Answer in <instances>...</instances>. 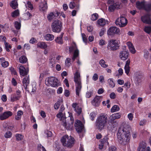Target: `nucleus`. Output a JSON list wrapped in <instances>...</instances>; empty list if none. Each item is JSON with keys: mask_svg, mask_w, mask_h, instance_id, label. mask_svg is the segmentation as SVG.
<instances>
[{"mask_svg": "<svg viewBox=\"0 0 151 151\" xmlns=\"http://www.w3.org/2000/svg\"><path fill=\"white\" fill-rule=\"evenodd\" d=\"M47 9V3L46 1L44 0L43 3H42L39 6V9L40 11L44 12Z\"/></svg>", "mask_w": 151, "mask_h": 151, "instance_id": "21", "label": "nucleus"}, {"mask_svg": "<svg viewBox=\"0 0 151 151\" xmlns=\"http://www.w3.org/2000/svg\"><path fill=\"white\" fill-rule=\"evenodd\" d=\"M98 75L96 73H94L92 77V79L94 81H96L98 80Z\"/></svg>", "mask_w": 151, "mask_h": 151, "instance_id": "56", "label": "nucleus"}, {"mask_svg": "<svg viewBox=\"0 0 151 151\" xmlns=\"http://www.w3.org/2000/svg\"><path fill=\"white\" fill-rule=\"evenodd\" d=\"M13 114V113L10 111H6L0 114V120H4L8 119Z\"/></svg>", "mask_w": 151, "mask_h": 151, "instance_id": "13", "label": "nucleus"}, {"mask_svg": "<svg viewBox=\"0 0 151 151\" xmlns=\"http://www.w3.org/2000/svg\"><path fill=\"white\" fill-rule=\"evenodd\" d=\"M74 139L68 135L63 136L61 139V142L63 146L68 147H71L74 143Z\"/></svg>", "mask_w": 151, "mask_h": 151, "instance_id": "5", "label": "nucleus"}, {"mask_svg": "<svg viewBox=\"0 0 151 151\" xmlns=\"http://www.w3.org/2000/svg\"><path fill=\"white\" fill-rule=\"evenodd\" d=\"M22 83L23 86L25 89H27V86L29 83V76H25L23 79Z\"/></svg>", "mask_w": 151, "mask_h": 151, "instance_id": "23", "label": "nucleus"}, {"mask_svg": "<svg viewBox=\"0 0 151 151\" xmlns=\"http://www.w3.org/2000/svg\"><path fill=\"white\" fill-rule=\"evenodd\" d=\"M23 114L22 111L20 110L18 111L17 114L15 116V119L16 120H19L21 119L22 115Z\"/></svg>", "mask_w": 151, "mask_h": 151, "instance_id": "30", "label": "nucleus"}, {"mask_svg": "<svg viewBox=\"0 0 151 151\" xmlns=\"http://www.w3.org/2000/svg\"><path fill=\"white\" fill-rule=\"evenodd\" d=\"M45 83L48 86L55 87L58 86L57 79L53 77L47 78L45 80Z\"/></svg>", "mask_w": 151, "mask_h": 151, "instance_id": "10", "label": "nucleus"}, {"mask_svg": "<svg viewBox=\"0 0 151 151\" xmlns=\"http://www.w3.org/2000/svg\"><path fill=\"white\" fill-rule=\"evenodd\" d=\"M51 27L53 32H59L61 31L62 28L61 22L58 20H55L52 23Z\"/></svg>", "mask_w": 151, "mask_h": 151, "instance_id": "9", "label": "nucleus"}, {"mask_svg": "<svg viewBox=\"0 0 151 151\" xmlns=\"http://www.w3.org/2000/svg\"><path fill=\"white\" fill-rule=\"evenodd\" d=\"M107 3L108 4L110 5L108 8V10L110 12L114 11L116 9H119L122 7L120 3L115 2L114 0H108Z\"/></svg>", "mask_w": 151, "mask_h": 151, "instance_id": "6", "label": "nucleus"}, {"mask_svg": "<svg viewBox=\"0 0 151 151\" xmlns=\"http://www.w3.org/2000/svg\"><path fill=\"white\" fill-rule=\"evenodd\" d=\"M101 143H103V144L104 143H106L107 145H108L109 143L108 142L107 139L106 138H104L101 140Z\"/></svg>", "mask_w": 151, "mask_h": 151, "instance_id": "55", "label": "nucleus"}, {"mask_svg": "<svg viewBox=\"0 0 151 151\" xmlns=\"http://www.w3.org/2000/svg\"><path fill=\"white\" fill-rule=\"evenodd\" d=\"M98 17V14L97 13H95L91 15V19L92 20L94 21L96 20Z\"/></svg>", "mask_w": 151, "mask_h": 151, "instance_id": "50", "label": "nucleus"}, {"mask_svg": "<svg viewBox=\"0 0 151 151\" xmlns=\"http://www.w3.org/2000/svg\"><path fill=\"white\" fill-rule=\"evenodd\" d=\"M127 20L125 17L120 16L117 18L116 20L115 23L116 25L120 27H123L125 26L127 24Z\"/></svg>", "mask_w": 151, "mask_h": 151, "instance_id": "12", "label": "nucleus"}, {"mask_svg": "<svg viewBox=\"0 0 151 151\" xmlns=\"http://www.w3.org/2000/svg\"><path fill=\"white\" fill-rule=\"evenodd\" d=\"M74 81L75 83L76 94L79 96L82 88V83L80 73L78 70L74 74Z\"/></svg>", "mask_w": 151, "mask_h": 151, "instance_id": "3", "label": "nucleus"}, {"mask_svg": "<svg viewBox=\"0 0 151 151\" xmlns=\"http://www.w3.org/2000/svg\"><path fill=\"white\" fill-rule=\"evenodd\" d=\"M65 96L67 97H68L70 95L69 91L68 90H65L64 93Z\"/></svg>", "mask_w": 151, "mask_h": 151, "instance_id": "63", "label": "nucleus"}, {"mask_svg": "<svg viewBox=\"0 0 151 151\" xmlns=\"http://www.w3.org/2000/svg\"><path fill=\"white\" fill-rule=\"evenodd\" d=\"M108 116L106 114H101L97 118L95 122L96 128L100 130L104 128L106 124Z\"/></svg>", "mask_w": 151, "mask_h": 151, "instance_id": "2", "label": "nucleus"}, {"mask_svg": "<svg viewBox=\"0 0 151 151\" xmlns=\"http://www.w3.org/2000/svg\"><path fill=\"white\" fill-rule=\"evenodd\" d=\"M146 143L145 142H142L140 144L137 149L138 151H150V149L149 147H147L146 150Z\"/></svg>", "mask_w": 151, "mask_h": 151, "instance_id": "18", "label": "nucleus"}, {"mask_svg": "<svg viewBox=\"0 0 151 151\" xmlns=\"http://www.w3.org/2000/svg\"><path fill=\"white\" fill-rule=\"evenodd\" d=\"M108 82L110 87L111 88H113L114 87L115 84L112 79L109 78L108 79Z\"/></svg>", "mask_w": 151, "mask_h": 151, "instance_id": "40", "label": "nucleus"}, {"mask_svg": "<svg viewBox=\"0 0 151 151\" xmlns=\"http://www.w3.org/2000/svg\"><path fill=\"white\" fill-rule=\"evenodd\" d=\"M93 94V92L92 91H89L86 93V96L87 98H89L92 96Z\"/></svg>", "mask_w": 151, "mask_h": 151, "instance_id": "49", "label": "nucleus"}, {"mask_svg": "<svg viewBox=\"0 0 151 151\" xmlns=\"http://www.w3.org/2000/svg\"><path fill=\"white\" fill-rule=\"evenodd\" d=\"M75 126L77 131L80 132L83 128V125L81 121L77 120L75 122Z\"/></svg>", "mask_w": 151, "mask_h": 151, "instance_id": "15", "label": "nucleus"}, {"mask_svg": "<svg viewBox=\"0 0 151 151\" xmlns=\"http://www.w3.org/2000/svg\"><path fill=\"white\" fill-rule=\"evenodd\" d=\"M77 104L76 103H74L72 104V106L75 111L79 115L82 112V109L81 107L77 106Z\"/></svg>", "mask_w": 151, "mask_h": 151, "instance_id": "24", "label": "nucleus"}, {"mask_svg": "<svg viewBox=\"0 0 151 151\" xmlns=\"http://www.w3.org/2000/svg\"><path fill=\"white\" fill-rule=\"evenodd\" d=\"M17 0H13L11 1L10 4L11 7L14 9H15L18 7V4L17 3Z\"/></svg>", "mask_w": 151, "mask_h": 151, "instance_id": "29", "label": "nucleus"}, {"mask_svg": "<svg viewBox=\"0 0 151 151\" xmlns=\"http://www.w3.org/2000/svg\"><path fill=\"white\" fill-rule=\"evenodd\" d=\"M129 52L126 51H123L120 52L119 57L121 59L123 60H126L129 57Z\"/></svg>", "mask_w": 151, "mask_h": 151, "instance_id": "17", "label": "nucleus"}, {"mask_svg": "<svg viewBox=\"0 0 151 151\" xmlns=\"http://www.w3.org/2000/svg\"><path fill=\"white\" fill-rule=\"evenodd\" d=\"M37 47H40L41 48L45 49L47 48V44L43 42H40L37 44Z\"/></svg>", "mask_w": 151, "mask_h": 151, "instance_id": "32", "label": "nucleus"}, {"mask_svg": "<svg viewBox=\"0 0 151 151\" xmlns=\"http://www.w3.org/2000/svg\"><path fill=\"white\" fill-rule=\"evenodd\" d=\"M146 122L147 121L146 119H143L141 120L139 123V125L140 126H143L145 124Z\"/></svg>", "mask_w": 151, "mask_h": 151, "instance_id": "62", "label": "nucleus"}, {"mask_svg": "<svg viewBox=\"0 0 151 151\" xmlns=\"http://www.w3.org/2000/svg\"><path fill=\"white\" fill-rule=\"evenodd\" d=\"M120 30L119 28L115 27H110L107 31L108 35H113L114 34H119L120 32Z\"/></svg>", "mask_w": 151, "mask_h": 151, "instance_id": "14", "label": "nucleus"}, {"mask_svg": "<svg viewBox=\"0 0 151 151\" xmlns=\"http://www.w3.org/2000/svg\"><path fill=\"white\" fill-rule=\"evenodd\" d=\"M69 52L70 53L73 52V56L72 58V59L73 61H74L76 58L78 56L79 52V50L75 42H73L69 47Z\"/></svg>", "mask_w": 151, "mask_h": 151, "instance_id": "7", "label": "nucleus"}, {"mask_svg": "<svg viewBox=\"0 0 151 151\" xmlns=\"http://www.w3.org/2000/svg\"><path fill=\"white\" fill-rule=\"evenodd\" d=\"M32 16V15L28 12H27L23 15V19L24 20H27L29 19Z\"/></svg>", "mask_w": 151, "mask_h": 151, "instance_id": "35", "label": "nucleus"}, {"mask_svg": "<svg viewBox=\"0 0 151 151\" xmlns=\"http://www.w3.org/2000/svg\"><path fill=\"white\" fill-rule=\"evenodd\" d=\"M25 6L27 8L31 10H32L33 9V5L30 1H27V4H25Z\"/></svg>", "mask_w": 151, "mask_h": 151, "instance_id": "41", "label": "nucleus"}, {"mask_svg": "<svg viewBox=\"0 0 151 151\" xmlns=\"http://www.w3.org/2000/svg\"><path fill=\"white\" fill-rule=\"evenodd\" d=\"M55 14L53 12H51L47 15V17L49 21H51L55 17Z\"/></svg>", "mask_w": 151, "mask_h": 151, "instance_id": "34", "label": "nucleus"}, {"mask_svg": "<svg viewBox=\"0 0 151 151\" xmlns=\"http://www.w3.org/2000/svg\"><path fill=\"white\" fill-rule=\"evenodd\" d=\"M82 36L83 42L86 43L87 42V40L86 37L85 35L84 34H82Z\"/></svg>", "mask_w": 151, "mask_h": 151, "instance_id": "58", "label": "nucleus"}, {"mask_svg": "<svg viewBox=\"0 0 151 151\" xmlns=\"http://www.w3.org/2000/svg\"><path fill=\"white\" fill-rule=\"evenodd\" d=\"M27 60V58L24 56H22L20 57L19 58V62L22 63L26 62Z\"/></svg>", "mask_w": 151, "mask_h": 151, "instance_id": "38", "label": "nucleus"}, {"mask_svg": "<svg viewBox=\"0 0 151 151\" xmlns=\"http://www.w3.org/2000/svg\"><path fill=\"white\" fill-rule=\"evenodd\" d=\"M0 61L1 66L4 68H6L9 66V63L8 62L6 61L4 58L2 57L0 58Z\"/></svg>", "mask_w": 151, "mask_h": 151, "instance_id": "28", "label": "nucleus"}, {"mask_svg": "<svg viewBox=\"0 0 151 151\" xmlns=\"http://www.w3.org/2000/svg\"><path fill=\"white\" fill-rule=\"evenodd\" d=\"M141 20L144 23L148 24H151V19L148 15L142 16L141 18Z\"/></svg>", "mask_w": 151, "mask_h": 151, "instance_id": "22", "label": "nucleus"}, {"mask_svg": "<svg viewBox=\"0 0 151 151\" xmlns=\"http://www.w3.org/2000/svg\"><path fill=\"white\" fill-rule=\"evenodd\" d=\"M19 73L20 75L24 76L27 74L29 72L28 68L25 69L22 65H20L19 68Z\"/></svg>", "mask_w": 151, "mask_h": 151, "instance_id": "19", "label": "nucleus"}, {"mask_svg": "<svg viewBox=\"0 0 151 151\" xmlns=\"http://www.w3.org/2000/svg\"><path fill=\"white\" fill-rule=\"evenodd\" d=\"M21 96H16L15 94H13L11 95V101L14 102L19 99Z\"/></svg>", "mask_w": 151, "mask_h": 151, "instance_id": "31", "label": "nucleus"}, {"mask_svg": "<svg viewBox=\"0 0 151 151\" xmlns=\"http://www.w3.org/2000/svg\"><path fill=\"white\" fill-rule=\"evenodd\" d=\"M118 42L116 40L111 39L108 41L107 48L108 49L112 51H115L119 48Z\"/></svg>", "mask_w": 151, "mask_h": 151, "instance_id": "8", "label": "nucleus"}, {"mask_svg": "<svg viewBox=\"0 0 151 151\" xmlns=\"http://www.w3.org/2000/svg\"><path fill=\"white\" fill-rule=\"evenodd\" d=\"M107 23V20L103 18L99 19L97 22V23L99 26L103 27Z\"/></svg>", "mask_w": 151, "mask_h": 151, "instance_id": "27", "label": "nucleus"}, {"mask_svg": "<svg viewBox=\"0 0 151 151\" xmlns=\"http://www.w3.org/2000/svg\"><path fill=\"white\" fill-rule=\"evenodd\" d=\"M116 148L114 146L109 147V151H116Z\"/></svg>", "mask_w": 151, "mask_h": 151, "instance_id": "60", "label": "nucleus"}, {"mask_svg": "<svg viewBox=\"0 0 151 151\" xmlns=\"http://www.w3.org/2000/svg\"><path fill=\"white\" fill-rule=\"evenodd\" d=\"M121 116V114L119 113H116L113 114L109 117L110 122L112 123L115 120L119 119Z\"/></svg>", "mask_w": 151, "mask_h": 151, "instance_id": "20", "label": "nucleus"}, {"mask_svg": "<svg viewBox=\"0 0 151 151\" xmlns=\"http://www.w3.org/2000/svg\"><path fill=\"white\" fill-rule=\"evenodd\" d=\"M21 24L17 21H16L14 22V26L15 28L18 29H19L21 27Z\"/></svg>", "mask_w": 151, "mask_h": 151, "instance_id": "51", "label": "nucleus"}, {"mask_svg": "<svg viewBox=\"0 0 151 151\" xmlns=\"http://www.w3.org/2000/svg\"><path fill=\"white\" fill-rule=\"evenodd\" d=\"M130 62V59H128L126 62L124 67L125 72L127 75L129 74L130 71V67L129 65Z\"/></svg>", "mask_w": 151, "mask_h": 151, "instance_id": "26", "label": "nucleus"}, {"mask_svg": "<svg viewBox=\"0 0 151 151\" xmlns=\"http://www.w3.org/2000/svg\"><path fill=\"white\" fill-rule=\"evenodd\" d=\"M105 61L103 59H101L100 61L99 64L103 68H106L108 67V65L105 64Z\"/></svg>", "mask_w": 151, "mask_h": 151, "instance_id": "44", "label": "nucleus"}, {"mask_svg": "<svg viewBox=\"0 0 151 151\" xmlns=\"http://www.w3.org/2000/svg\"><path fill=\"white\" fill-rule=\"evenodd\" d=\"M76 4L74 1H71L69 4V8L71 9H73L75 7Z\"/></svg>", "mask_w": 151, "mask_h": 151, "instance_id": "52", "label": "nucleus"}, {"mask_svg": "<svg viewBox=\"0 0 151 151\" xmlns=\"http://www.w3.org/2000/svg\"><path fill=\"white\" fill-rule=\"evenodd\" d=\"M118 73L115 75V76L119 78L123 74V70L122 68H119L118 70Z\"/></svg>", "mask_w": 151, "mask_h": 151, "instance_id": "43", "label": "nucleus"}, {"mask_svg": "<svg viewBox=\"0 0 151 151\" xmlns=\"http://www.w3.org/2000/svg\"><path fill=\"white\" fill-rule=\"evenodd\" d=\"M109 96L110 98L114 99L116 98V94L112 92L110 94Z\"/></svg>", "mask_w": 151, "mask_h": 151, "instance_id": "59", "label": "nucleus"}, {"mask_svg": "<svg viewBox=\"0 0 151 151\" xmlns=\"http://www.w3.org/2000/svg\"><path fill=\"white\" fill-rule=\"evenodd\" d=\"M137 8L139 9H143L146 11H149L151 9V4H147L145 1L136 2Z\"/></svg>", "mask_w": 151, "mask_h": 151, "instance_id": "11", "label": "nucleus"}, {"mask_svg": "<svg viewBox=\"0 0 151 151\" xmlns=\"http://www.w3.org/2000/svg\"><path fill=\"white\" fill-rule=\"evenodd\" d=\"M4 45H5L6 50L8 52H9L10 51L9 49H10L11 48V46L9 45L8 43L6 42H5Z\"/></svg>", "mask_w": 151, "mask_h": 151, "instance_id": "53", "label": "nucleus"}, {"mask_svg": "<svg viewBox=\"0 0 151 151\" xmlns=\"http://www.w3.org/2000/svg\"><path fill=\"white\" fill-rule=\"evenodd\" d=\"M130 128L127 126L120 127L117 134V138L119 143L121 144H126L130 139Z\"/></svg>", "mask_w": 151, "mask_h": 151, "instance_id": "1", "label": "nucleus"}, {"mask_svg": "<svg viewBox=\"0 0 151 151\" xmlns=\"http://www.w3.org/2000/svg\"><path fill=\"white\" fill-rule=\"evenodd\" d=\"M9 69L12 74H13L14 75H16L17 74V73L16 70L14 68L12 67H11Z\"/></svg>", "mask_w": 151, "mask_h": 151, "instance_id": "57", "label": "nucleus"}, {"mask_svg": "<svg viewBox=\"0 0 151 151\" xmlns=\"http://www.w3.org/2000/svg\"><path fill=\"white\" fill-rule=\"evenodd\" d=\"M102 98L101 96H96L91 101L92 104L95 106H98L101 101Z\"/></svg>", "mask_w": 151, "mask_h": 151, "instance_id": "16", "label": "nucleus"}, {"mask_svg": "<svg viewBox=\"0 0 151 151\" xmlns=\"http://www.w3.org/2000/svg\"><path fill=\"white\" fill-rule=\"evenodd\" d=\"M128 118L130 120H132L133 118V114L132 113H129L128 115Z\"/></svg>", "mask_w": 151, "mask_h": 151, "instance_id": "64", "label": "nucleus"}, {"mask_svg": "<svg viewBox=\"0 0 151 151\" xmlns=\"http://www.w3.org/2000/svg\"><path fill=\"white\" fill-rule=\"evenodd\" d=\"M1 100L3 102H6L7 101V97L6 95L4 94L1 96Z\"/></svg>", "mask_w": 151, "mask_h": 151, "instance_id": "61", "label": "nucleus"}, {"mask_svg": "<svg viewBox=\"0 0 151 151\" xmlns=\"http://www.w3.org/2000/svg\"><path fill=\"white\" fill-rule=\"evenodd\" d=\"M96 116V114L94 112H91L90 114V118L91 120L93 121L94 119V118Z\"/></svg>", "mask_w": 151, "mask_h": 151, "instance_id": "54", "label": "nucleus"}, {"mask_svg": "<svg viewBox=\"0 0 151 151\" xmlns=\"http://www.w3.org/2000/svg\"><path fill=\"white\" fill-rule=\"evenodd\" d=\"M119 110V108L117 105H114L111 109V111L112 113L118 111Z\"/></svg>", "mask_w": 151, "mask_h": 151, "instance_id": "36", "label": "nucleus"}, {"mask_svg": "<svg viewBox=\"0 0 151 151\" xmlns=\"http://www.w3.org/2000/svg\"><path fill=\"white\" fill-rule=\"evenodd\" d=\"M19 14V10L17 9L15 10L12 13L11 16L13 17H15L18 16Z\"/></svg>", "mask_w": 151, "mask_h": 151, "instance_id": "39", "label": "nucleus"}, {"mask_svg": "<svg viewBox=\"0 0 151 151\" xmlns=\"http://www.w3.org/2000/svg\"><path fill=\"white\" fill-rule=\"evenodd\" d=\"M16 139L17 141L22 140L24 136L21 134H17L15 135Z\"/></svg>", "mask_w": 151, "mask_h": 151, "instance_id": "42", "label": "nucleus"}, {"mask_svg": "<svg viewBox=\"0 0 151 151\" xmlns=\"http://www.w3.org/2000/svg\"><path fill=\"white\" fill-rule=\"evenodd\" d=\"M144 30L145 32L149 34L151 33V27L146 26L144 27Z\"/></svg>", "mask_w": 151, "mask_h": 151, "instance_id": "45", "label": "nucleus"}, {"mask_svg": "<svg viewBox=\"0 0 151 151\" xmlns=\"http://www.w3.org/2000/svg\"><path fill=\"white\" fill-rule=\"evenodd\" d=\"M45 38L47 40L52 41L53 40L54 36L52 35L47 34L45 36Z\"/></svg>", "mask_w": 151, "mask_h": 151, "instance_id": "33", "label": "nucleus"}, {"mask_svg": "<svg viewBox=\"0 0 151 151\" xmlns=\"http://www.w3.org/2000/svg\"><path fill=\"white\" fill-rule=\"evenodd\" d=\"M70 59L69 58H67L66 59L65 62V64L66 66L69 67L70 65Z\"/></svg>", "mask_w": 151, "mask_h": 151, "instance_id": "46", "label": "nucleus"}, {"mask_svg": "<svg viewBox=\"0 0 151 151\" xmlns=\"http://www.w3.org/2000/svg\"><path fill=\"white\" fill-rule=\"evenodd\" d=\"M62 114L61 112H59L58 114H57L56 116L57 117L59 118H61L60 120L61 124L65 127V128H66L67 129H71L73 127V125L74 122L73 118L72 117H70V123H68L67 124L65 117H62Z\"/></svg>", "mask_w": 151, "mask_h": 151, "instance_id": "4", "label": "nucleus"}, {"mask_svg": "<svg viewBox=\"0 0 151 151\" xmlns=\"http://www.w3.org/2000/svg\"><path fill=\"white\" fill-rule=\"evenodd\" d=\"M127 45L128 47L129 51L132 54H134L136 52V50L132 44L130 42H128L127 43Z\"/></svg>", "mask_w": 151, "mask_h": 151, "instance_id": "25", "label": "nucleus"}, {"mask_svg": "<svg viewBox=\"0 0 151 151\" xmlns=\"http://www.w3.org/2000/svg\"><path fill=\"white\" fill-rule=\"evenodd\" d=\"M61 102V100H60L58 101L56 103H55L54 105V108L56 109H59L60 105V103Z\"/></svg>", "mask_w": 151, "mask_h": 151, "instance_id": "47", "label": "nucleus"}, {"mask_svg": "<svg viewBox=\"0 0 151 151\" xmlns=\"http://www.w3.org/2000/svg\"><path fill=\"white\" fill-rule=\"evenodd\" d=\"M63 37V35H61L60 37H57L55 41L56 42L58 43L59 44H62L63 43V40L62 39Z\"/></svg>", "mask_w": 151, "mask_h": 151, "instance_id": "37", "label": "nucleus"}, {"mask_svg": "<svg viewBox=\"0 0 151 151\" xmlns=\"http://www.w3.org/2000/svg\"><path fill=\"white\" fill-rule=\"evenodd\" d=\"M12 133L10 131L7 132L4 134V137L6 138H9L11 137Z\"/></svg>", "mask_w": 151, "mask_h": 151, "instance_id": "48", "label": "nucleus"}]
</instances>
